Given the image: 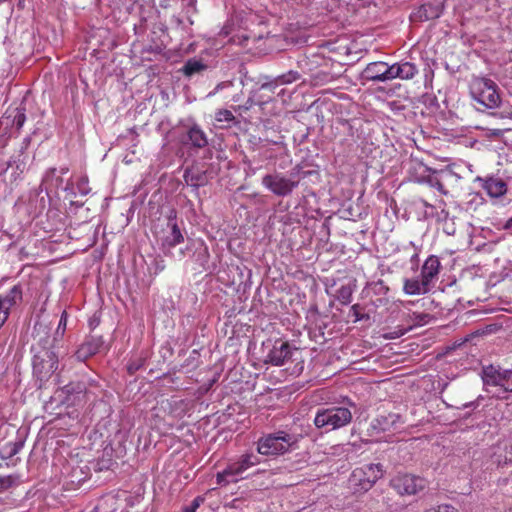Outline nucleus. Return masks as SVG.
Listing matches in <instances>:
<instances>
[{
  "label": "nucleus",
  "mask_w": 512,
  "mask_h": 512,
  "mask_svg": "<svg viewBox=\"0 0 512 512\" xmlns=\"http://www.w3.org/2000/svg\"><path fill=\"white\" fill-rule=\"evenodd\" d=\"M440 269L441 263L439 258L435 255H430L421 267L420 277L432 288L438 279Z\"/></svg>",
  "instance_id": "obj_15"
},
{
  "label": "nucleus",
  "mask_w": 512,
  "mask_h": 512,
  "mask_svg": "<svg viewBox=\"0 0 512 512\" xmlns=\"http://www.w3.org/2000/svg\"><path fill=\"white\" fill-rule=\"evenodd\" d=\"M206 68V65L197 59H189L183 66V73L186 76H192Z\"/></svg>",
  "instance_id": "obj_25"
},
{
  "label": "nucleus",
  "mask_w": 512,
  "mask_h": 512,
  "mask_svg": "<svg viewBox=\"0 0 512 512\" xmlns=\"http://www.w3.org/2000/svg\"><path fill=\"white\" fill-rule=\"evenodd\" d=\"M215 120L217 122H227L230 123L234 120V115L230 110L221 109L215 113Z\"/></svg>",
  "instance_id": "obj_31"
},
{
  "label": "nucleus",
  "mask_w": 512,
  "mask_h": 512,
  "mask_svg": "<svg viewBox=\"0 0 512 512\" xmlns=\"http://www.w3.org/2000/svg\"><path fill=\"white\" fill-rule=\"evenodd\" d=\"M411 328H412V326H410L408 329H404V330H400L399 332L391 333L390 335L387 336V338L394 339V338L400 337V336L404 335Z\"/></svg>",
  "instance_id": "obj_40"
},
{
  "label": "nucleus",
  "mask_w": 512,
  "mask_h": 512,
  "mask_svg": "<svg viewBox=\"0 0 512 512\" xmlns=\"http://www.w3.org/2000/svg\"><path fill=\"white\" fill-rule=\"evenodd\" d=\"M204 502V498L202 496H197L191 503L190 507L195 511L200 507V505Z\"/></svg>",
  "instance_id": "obj_39"
},
{
  "label": "nucleus",
  "mask_w": 512,
  "mask_h": 512,
  "mask_svg": "<svg viewBox=\"0 0 512 512\" xmlns=\"http://www.w3.org/2000/svg\"><path fill=\"white\" fill-rule=\"evenodd\" d=\"M383 474L384 470L381 464H365L352 472L350 481L354 486H357L359 490L367 491Z\"/></svg>",
  "instance_id": "obj_8"
},
{
  "label": "nucleus",
  "mask_w": 512,
  "mask_h": 512,
  "mask_svg": "<svg viewBox=\"0 0 512 512\" xmlns=\"http://www.w3.org/2000/svg\"><path fill=\"white\" fill-rule=\"evenodd\" d=\"M21 155H19L17 158H12L8 162L7 168H13L12 176L16 180L25 170L26 164L23 160L20 159Z\"/></svg>",
  "instance_id": "obj_26"
},
{
  "label": "nucleus",
  "mask_w": 512,
  "mask_h": 512,
  "mask_svg": "<svg viewBox=\"0 0 512 512\" xmlns=\"http://www.w3.org/2000/svg\"><path fill=\"white\" fill-rule=\"evenodd\" d=\"M294 351L296 349L288 342L276 340L265 358V363L273 366H283L291 359Z\"/></svg>",
  "instance_id": "obj_13"
},
{
  "label": "nucleus",
  "mask_w": 512,
  "mask_h": 512,
  "mask_svg": "<svg viewBox=\"0 0 512 512\" xmlns=\"http://www.w3.org/2000/svg\"><path fill=\"white\" fill-rule=\"evenodd\" d=\"M85 386L83 383H69L62 388V392L67 395L77 394L80 395L84 392Z\"/></svg>",
  "instance_id": "obj_30"
},
{
  "label": "nucleus",
  "mask_w": 512,
  "mask_h": 512,
  "mask_svg": "<svg viewBox=\"0 0 512 512\" xmlns=\"http://www.w3.org/2000/svg\"><path fill=\"white\" fill-rule=\"evenodd\" d=\"M300 77L299 73L296 71H289L285 74H282L270 81L264 82L260 85V90H266L271 93H274L275 90L285 84H290L296 80H298Z\"/></svg>",
  "instance_id": "obj_21"
},
{
  "label": "nucleus",
  "mask_w": 512,
  "mask_h": 512,
  "mask_svg": "<svg viewBox=\"0 0 512 512\" xmlns=\"http://www.w3.org/2000/svg\"><path fill=\"white\" fill-rule=\"evenodd\" d=\"M26 121V115L24 113V109H17L16 114L14 115L13 124L16 126L18 130H20Z\"/></svg>",
  "instance_id": "obj_33"
},
{
  "label": "nucleus",
  "mask_w": 512,
  "mask_h": 512,
  "mask_svg": "<svg viewBox=\"0 0 512 512\" xmlns=\"http://www.w3.org/2000/svg\"><path fill=\"white\" fill-rule=\"evenodd\" d=\"M478 405H479V402L477 400V401L467 402V403L463 404L462 407L463 408H476V407H478Z\"/></svg>",
  "instance_id": "obj_44"
},
{
  "label": "nucleus",
  "mask_w": 512,
  "mask_h": 512,
  "mask_svg": "<svg viewBox=\"0 0 512 512\" xmlns=\"http://www.w3.org/2000/svg\"><path fill=\"white\" fill-rule=\"evenodd\" d=\"M183 512H196L193 508H191L190 506H186L184 509H183Z\"/></svg>",
  "instance_id": "obj_47"
},
{
  "label": "nucleus",
  "mask_w": 512,
  "mask_h": 512,
  "mask_svg": "<svg viewBox=\"0 0 512 512\" xmlns=\"http://www.w3.org/2000/svg\"><path fill=\"white\" fill-rule=\"evenodd\" d=\"M103 340L101 337H90L75 352V357L79 361H85L87 358L99 352Z\"/></svg>",
  "instance_id": "obj_19"
},
{
  "label": "nucleus",
  "mask_w": 512,
  "mask_h": 512,
  "mask_svg": "<svg viewBox=\"0 0 512 512\" xmlns=\"http://www.w3.org/2000/svg\"><path fill=\"white\" fill-rule=\"evenodd\" d=\"M22 301L23 289L20 284H16L5 293L0 294V329L7 321L10 311L18 307Z\"/></svg>",
  "instance_id": "obj_12"
},
{
  "label": "nucleus",
  "mask_w": 512,
  "mask_h": 512,
  "mask_svg": "<svg viewBox=\"0 0 512 512\" xmlns=\"http://www.w3.org/2000/svg\"><path fill=\"white\" fill-rule=\"evenodd\" d=\"M66 172H67V169H62V170H61V173H62V174H65Z\"/></svg>",
  "instance_id": "obj_51"
},
{
  "label": "nucleus",
  "mask_w": 512,
  "mask_h": 512,
  "mask_svg": "<svg viewBox=\"0 0 512 512\" xmlns=\"http://www.w3.org/2000/svg\"><path fill=\"white\" fill-rule=\"evenodd\" d=\"M168 227L169 232L164 236L161 243L164 249H172L184 241V236L177 225L175 217H169Z\"/></svg>",
  "instance_id": "obj_18"
},
{
  "label": "nucleus",
  "mask_w": 512,
  "mask_h": 512,
  "mask_svg": "<svg viewBox=\"0 0 512 512\" xmlns=\"http://www.w3.org/2000/svg\"><path fill=\"white\" fill-rule=\"evenodd\" d=\"M182 2V8L186 13L187 20L190 25H192L194 22L192 20V16L197 13V0H181Z\"/></svg>",
  "instance_id": "obj_29"
},
{
  "label": "nucleus",
  "mask_w": 512,
  "mask_h": 512,
  "mask_svg": "<svg viewBox=\"0 0 512 512\" xmlns=\"http://www.w3.org/2000/svg\"><path fill=\"white\" fill-rule=\"evenodd\" d=\"M262 185L265 189L278 197H286L298 188L299 179L294 174L273 172L263 176Z\"/></svg>",
  "instance_id": "obj_6"
},
{
  "label": "nucleus",
  "mask_w": 512,
  "mask_h": 512,
  "mask_svg": "<svg viewBox=\"0 0 512 512\" xmlns=\"http://www.w3.org/2000/svg\"><path fill=\"white\" fill-rule=\"evenodd\" d=\"M260 458L254 453H245L238 460L231 462L228 466L216 475V482L220 486H227L236 483L241 479L242 474L249 468L258 465Z\"/></svg>",
  "instance_id": "obj_4"
},
{
  "label": "nucleus",
  "mask_w": 512,
  "mask_h": 512,
  "mask_svg": "<svg viewBox=\"0 0 512 512\" xmlns=\"http://www.w3.org/2000/svg\"><path fill=\"white\" fill-rule=\"evenodd\" d=\"M470 94L477 103L485 108H496L501 102L496 83L488 78H473L470 83Z\"/></svg>",
  "instance_id": "obj_3"
},
{
  "label": "nucleus",
  "mask_w": 512,
  "mask_h": 512,
  "mask_svg": "<svg viewBox=\"0 0 512 512\" xmlns=\"http://www.w3.org/2000/svg\"><path fill=\"white\" fill-rule=\"evenodd\" d=\"M391 487L399 495H416L427 486L426 479L413 474H397L391 479Z\"/></svg>",
  "instance_id": "obj_9"
},
{
  "label": "nucleus",
  "mask_w": 512,
  "mask_h": 512,
  "mask_svg": "<svg viewBox=\"0 0 512 512\" xmlns=\"http://www.w3.org/2000/svg\"><path fill=\"white\" fill-rule=\"evenodd\" d=\"M426 512H455V509L450 505H439L428 509Z\"/></svg>",
  "instance_id": "obj_36"
},
{
  "label": "nucleus",
  "mask_w": 512,
  "mask_h": 512,
  "mask_svg": "<svg viewBox=\"0 0 512 512\" xmlns=\"http://www.w3.org/2000/svg\"><path fill=\"white\" fill-rule=\"evenodd\" d=\"M13 482L12 476L0 477V493L11 487Z\"/></svg>",
  "instance_id": "obj_35"
},
{
  "label": "nucleus",
  "mask_w": 512,
  "mask_h": 512,
  "mask_svg": "<svg viewBox=\"0 0 512 512\" xmlns=\"http://www.w3.org/2000/svg\"><path fill=\"white\" fill-rule=\"evenodd\" d=\"M284 92H285V90L281 89L280 92L278 93V95L283 94Z\"/></svg>",
  "instance_id": "obj_50"
},
{
  "label": "nucleus",
  "mask_w": 512,
  "mask_h": 512,
  "mask_svg": "<svg viewBox=\"0 0 512 512\" xmlns=\"http://www.w3.org/2000/svg\"><path fill=\"white\" fill-rule=\"evenodd\" d=\"M353 289L350 285H343L337 291V299L343 305H348L352 300Z\"/></svg>",
  "instance_id": "obj_27"
},
{
  "label": "nucleus",
  "mask_w": 512,
  "mask_h": 512,
  "mask_svg": "<svg viewBox=\"0 0 512 512\" xmlns=\"http://www.w3.org/2000/svg\"><path fill=\"white\" fill-rule=\"evenodd\" d=\"M298 440L297 435L278 431L260 438L257 443V451L266 456L284 454L294 449Z\"/></svg>",
  "instance_id": "obj_2"
},
{
  "label": "nucleus",
  "mask_w": 512,
  "mask_h": 512,
  "mask_svg": "<svg viewBox=\"0 0 512 512\" xmlns=\"http://www.w3.org/2000/svg\"><path fill=\"white\" fill-rule=\"evenodd\" d=\"M431 316L427 313H416L408 315V322L412 324V326H422L429 323Z\"/></svg>",
  "instance_id": "obj_28"
},
{
  "label": "nucleus",
  "mask_w": 512,
  "mask_h": 512,
  "mask_svg": "<svg viewBox=\"0 0 512 512\" xmlns=\"http://www.w3.org/2000/svg\"><path fill=\"white\" fill-rule=\"evenodd\" d=\"M65 190H70V195L75 197L77 194L81 196H86L90 193L91 189L89 187L88 178L86 176H82L78 179L76 183V191H74L73 186L71 188L66 187Z\"/></svg>",
  "instance_id": "obj_24"
},
{
  "label": "nucleus",
  "mask_w": 512,
  "mask_h": 512,
  "mask_svg": "<svg viewBox=\"0 0 512 512\" xmlns=\"http://www.w3.org/2000/svg\"><path fill=\"white\" fill-rule=\"evenodd\" d=\"M351 421V411L343 406L318 409L314 417V425L326 433L343 428Z\"/></svg>",
  "instance_id": "obj_1"
},
{
  "label": "nucleus",
  "mask_w": 512,
  "mask_h": 512,
  "mask_svg": "<svg viewBox=\"0 0 512 512\" xmlns=\"http://www.w3.org/2000/svg\"><path fill=\"white\" fill-rule=\"evenodd\" d=\"M481 375L485 385L499 386L512 392V370L488 365L483 367Z\"/></svg>",
  "instance_id": "obj_11"
},
{
  "label": "nucleus",
  "mask_w": 512,
  "mask_h": 512,
  "mask_svg": "<svg viewBox=\"0 0 512 512\" xmlns=\"http://www.w3.org/2000/svg\"><path fill=\"white\" fill-rule=\"evenodd\" d=\"M409 245L412 246L415 250V252L412 254V256L410 257V262L417 266L418 265V262H419V252H418V248L415 246L414 242H409Z\"/></svg>",
  "instance_id": "obj_37"
},
{
  "label": "nucleus",
  "mask_w": 512,
  "mask_h": 512,
  "mask_svg": "<svg viewBox=\"0 0 512 512\" xmlns=\"http://www.w3.org/2000/svg\"><path fill=\"white\" fill-rule=\"evenodd\" d=\"M506 459L512 461V446L510 447V450L507 451Z\"/></svg>",
  "instance_id": "obj_46"
},
{
  "label": "nucleus",
  "mask_w": 512,
  "mask_h": 512,
  "mask_svg": "<svg viewBox=\"0 0 512 512\" xmlns=\"http://www.w3.org/2000/svg\"><path fill=\"white\" fill-rule=\"evenodd\" d=\"M33 372L40 381H47L58 369V355L54 348L38 346L34 348Z\"/></svg>",
  "instance_id": "obj_5"
},
{
  "label": "nucleus",
  "mask_w": 512,
  "mask_h": 512,
  "mask_svg": "<svg viewBox=\"0 0 512 512\" xmlns=\"http://www.w3.org/2000/svg\"><path fill=\"white\" fill-rule=\"evenodd\" d=\"M363 78L373 82L391 81V65L385 62H371L363 71Z\"/></svg>",
  "instance_id": "obj_14"
},
{
  "label": "nucleus",
  "mask_w": 512,
  "mask_h": 512,
  "mask_svg": "<svg viewBox=\"0 0 512 512\" xmlns=\"http://www.w3.org/2000/svg\"><path fill=\"white\" fill-rule=\"evenodd\" d=\"M410 169L419 173L414 180L418 183H425L432 188L437 189L441 194L447 195V190L444 188L443 181L452 176L449 171H431L429 167L421 162H411Z\"/></svg>",
  "instance_id": "obj_7"
},
{
  "label": "nucleus",
  "mask_w": 512,
  "mask_h": 512,
  "mask_svg": "<svg viewBox=\"0 0 512 512\" xmlns=\"http://www.w3.org/2000/svg\"><path fill=\"white\" fill-rule=\"evenodd\" d=\"M232 85V82L231 81H225V82H221L219 83L216 87H215V93L224 89V88H227V87H230Z\"/></svg>",
  "instance_id": "obj_41"
},
{
  "label": "nucleus",
  "mask_w": 512,
  "mask_h": 512,
  "mask_svg": "<svg viewBox=\"0 0 512 512\" xmlns=\"http://www.w3.org/2000/svg\"><path fill=\"white\" fill-rule=\"evenodd\" d=\"M431 290L430 286L420 277L406 278L403 282V291L407 295L426 294Z\"/></svg>",
  "instance_id": "obj_22"
},
{
  "label": "nucleus",
  "mask_w": 512,
  "mask_h": 512,
  "mask_svg": "<svg viewBox=\"0 0 512 512\" xmlns=\"http://www.w3.org/2000/svg\"><path fill=\"white\" fill-rule=\"evenodd\" d=\"M62 184V178L60 176L55 177V181H51L50 183V189L52 188H58Z\"/></svg>",
  "instance_id": "obj_42"
},
{
  "label": "nucleus",
  "mask_w": 512,
  "mask_h": 512,
  "mask_svg": "<svg viewBox=\"0 0 512 512\" xmlns=\"http://www.w3.org/2000/svg\"><path fill=\"white\" fill-rule=\"evenodd\" d=\"M503 229L512 234V217H510L503 225Z\"/></svg>",
  "instance_id": "obj_43"
},
{
  "label": "nucleus",
  "mask_w": 512,
  "mask_h": 512,
  "mask_svg": "<svg viewBox=\"0 0 512 512\" xmlns=\"http://www.w3.org/2000/svg\"><path fill=\"white\" fill-rule=\"evenodd\" d=\"M183 177L187 185L195 188L205 185L207 181L206 175L197 169H186Z\"/></svg>",
  "instance_id": "obj_23"
},
{
  "label": "nucleus",
  "mask_w": 512,
  "mask_h": 512,
  "mask_svg": "<svg viewBox=\"0 0 512 512\" xmlns=\"http://www.w3.org/2000/svg\"><path fill=\"white\" fill-rule=\"evenodd\" d=\"M351 314L354 316L355 321H360L363 319V315L360 313V306L355 304L350 309Z\"/></svg>",
  "instance_id": "obj_38"
},
{
  "label": "nucleus",
  "mask_w": 512,
  "mask_h": 512,
  "mask_svg": "<svg viewBox=\"0 0 512 512\" xmlns=\"http://www.w3.org/2000/svg\"><path fill=\"white\" fill-rule=\"evenodd\" d=\"M404 421L399 414L390 413L381 415L373 419L368 427V435L376 439H381V434L386 432H395L402 428Z\"/></svg>",
  "instance_id": "obj_10"
},
{
  "label": "nucleus",
  "mask_w": 512,
  "mask_h": 512,
  "mask_svg": "<svg viewBox=\"0 0 512 512\" xmlns=\"http://www.w3.org/2000/svg\"><path fill=\"white\" fill-rule=\"evenodd\" d=\"M489 132H490V135L494 136V137H499L503 134V130H501V129H490Z\"/></svg>",
  "instance_id": "obj_45"
},
{
  "label": "nucleus",
  "mask_w": 512,
  "mask_h": 512,
  "mask_svg": "<svg viewBox=\"0 0 512 512\" xmlns=\"http://www.w3.org/2000/svg\"><path fill=\"white\" fill-rule=\"evenodd\" d=\"M476 181L481 183V187L487 192L490 197H500L507 191V184L504 180L496 177H489L482 179L476 178Z\"/></svg>",
  "instance_id": "obj_17"
},
{
  "label": "nucleus",
  "mask_w": 512,
  "mask_h": 512,
  "mask_svg": "<svg viewBox=\"0 0 512 512\" xmlns=\"http://www.w3.org/2000/svg\"><path fill=\"white\" fill-rule=\"evenodd\" d=\"M66 326H67V313H66V311H64L61 314V317H60V320L58 323V327L56 329V335H63L66 330Z\"/></svg>",
  "instance_id": "obj_34"
},
{
  "label": "nucleus",
  "mask_w": 512,
  "mask_h": 512,
  "mask_svg": "<svg viewBox=\"0 0 512 512\" xmlns=\"http://www.w3.org/2000/svg\"><path fill=\"white\" fill-rule=\"evenodd\" d=\"M418 73L415 64L411 62H398L391 65V81L394 79L409 80Z\"/></svg>",
  "instance_id": "obj_20"
},
{
  "label": "nucleus",
  "mask_w": 512,
  "mask_h": 512,
  "mask_svg": "<svg viewBox=\"0 0 512 512\" xmlns=\"http://www.w3.org/2000/svg\"><path fill=\"white\" fill-rule=\"evenodd\" d=\"M158 268H159L160 270H163V269H164V265H158Z\"/></svg>",
  "instance_id": "obj_49"
},
{
  "label": "nucleus",
  "mask_w": 512,
  "mask_h": 512,
  "mask_svg": "<svg viewBox=\"0 0 512 512\" xmlns=\"http://www.w3.org/2000/svg\"><path fill=\"white\" fill-rule=\"evenodd\" d=\"M55 177H56V169L55 168H51L49 169L43 179H42V186H44L45 190H49L50 189V183L51 181H55Z\"/></svg>",
  "instance_id": "obj_32"
},
{
  "label": "nucleus",
  "mask_w": 512,
  "mask_h": 512,
  "mask_svg": "<svg viewBox=\"0 0 512 512\" xmlns=\"http://www.w3.org/2000/svg\"><path fill=\"white\" fill-rule=\"evenodd\" d=\"M182 143L184 145H190L193 148L202 149L208 145V138L200 126L194 124L187 129Z\"/></svg>",
  "instance_id": "obj_16"
},
{
  "label": "nucleus",
  "mask_w": 512,
  "mask_h": 512,
  "mask_svg": "<svg viewBox=\"0 0 512 512\" xmlns=\"http://www.w3.org/2000/svg\"><path fill=\"white\" fill-rule=\"evenodd\" d=\"M427 7H428V5H423V6H422V9H423L424 11H426Z\"/></svg>",
  "instance_id": "obj_48"
}]
</instances>
